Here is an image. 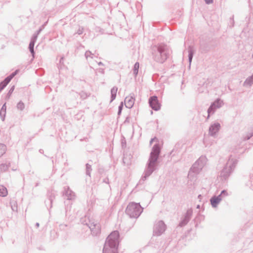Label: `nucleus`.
<instances>
[{"label": "nucleus", "instance_id": "1", "mask_svg": "<svg viewBox=\"0 0 253 253\" xmlns=\"http://www.w3.org/2000/svg\"><path fill=\"white\" fill-rule=\"evenodd\" d=\"M160 153V148L158 144H155L146 165V168L141 180L144 181L156 169L158 160Z\"/></svg>", "mask_w": 253, "mask_h": 253}, {"label": "nucleus", "instance_id": "2", "mask_svg": "<svg viewBox=\"0 0 253 253\" xmlns=\"http://www.w3.org/2000/svg\"><path fill=\"white\" fill-rule=\"evenodd\" d=\"M152 58L158 63H163L170 54V50L167 45L160 43L151 47Z\"/></svg>", "mask_w": 253, "mask_h": 253}, {"label": "nucleus", "instance_id": "3", "mask_svg": "<svg viewBox=\"0 0 253 253\" xmlns=\"http://www.w3.org/2000/svg\"><path fill=\"white\" fill-rule=\"evenodd\" d=\"M207 158L205 156H201L192 165L188 174V184L194 185L196 184L197 176L206 164Z\"/></svg>", "mask_w": 253, "mask_h": 253}, {"label": "nucleus", "instance_id": "4", "mask_svg": "<svg viewBox=\"0 0 253 253\" xmlns=\"http://www.w3.org/2000/svg\"><path fill=\"white\" fill-rule=\"evenodd\" d=\"M207 158L205 156H201L192 165L188 174V184L194 185L196 184L197 176L206 164Z\"/></svg>", "mask_w": 253, "mask_h": 253}, {"label": "nucleus", "instance_id": "5", "mask_svg": "<svg viewBox=\"0 0 253 253\" xmlns=\"http://www.w3.org/2000/svg\"><path fill=\"white\" fill-rule=\"evenodd\" d=\"M119 237L118 231H114L109 235L104 245L103 253H117Z\"/></svg>", "mask_w": 253, "mask_h": 253}, {"label": "nucleus", "instance_id": "6", "mask_svg": "<svg viewBox=\"0 0 253 253\" xmlns=\"http://www.w3.org/2000/svg\"><path fill=\"white\" fill-rule=\"evenodd\" d=\"M237 160L234 158L230 157L226 165L220 172V177L221 180H226L229 176L230 173L234 170Z\"/></svg>", "mask_w": 253, "mask_h": 253}, {"label": "nucleus", "instance_id": "7", "mask_svg": "<svg viewBox=\"0 0 253 253\" xmlns=\"http://www.w3.org/2000/svg\"><path fill=\"white\" fill-rule=\"evenodd\" d=\"M141 212V206L134 203H130L126 209V212L132 217L138 216Z\"/></svg>", "mask_w": 253, "mask_h": 253}, {"label": "nucleus", "instance_id": "8", "mask_svg": "<svg viewBox=\"0 0 253 253\" xmlns=\"http://www.w3.org/2000/svg\"><path fill=\"white\" fill-rule=\"evenodd\" d=\"M224 104L223 101L219 98L216 99L210 105L208 109V113L213 114L215 112L216 110L221 108Z\"/></svg>", "mask_w": 253, "mask_h": 253}, {"label": "nucleus", "instance_id": "9", "mask_svg": "<svg viewBox=\"0 0 253 253\" xmlns=\"http://www.w3.org/2000/svg\"><path fill=\"white\" fill-rule=\"evenodd\" d=\"M221 128L220 124L219 123H214L211 125L209 129V134L215 137Z\"/></svg>", "mask_w": 253, "mask_h": 253}, {"label": "nucleus", "instance_id": "10", "mask_svg": "<svg viewBox=\"0 0 253 253\" xmlns=\"http://www.w3.org/2000/svg\"><path fill=\"white\" fill-rule=\"evenodd\" d=\"M150 106L155 111L160 109V104L159 103L158 97L156 96H152L149 99Z\"/></svg>", "mask_w": 253, "mask_h": 253}, {"label": "nucleus", "instance_id": "11", "mask_svg": "<svg viewBox=\"0 0 253 253\" xmlns=\"http://www.w3.org/2000/svg\"><path fill=\"white\" fill-rule=\"evenodd\" d=\"M135 99L133 96H127L125 99V104L126 108H131L134 103Z\"/></svg>", "mask_w": 253, "mask_h": 253}, {"label": "nucleus", "instance_id": "12", "mask_svg": "<svg viewBox=\"0 0 253 253\" xmlns=\"http://www.w3.org/2000/svg\"><path fill=\"white\" fill-rule=\"evenodd\" d=\"M188 60L189 62V66L190 67V65L193 59V55L195 52V50L193 46L190 45L188 48Z\"/></svg>", "mask_w": 253, "mask_h": 253}, {"label": "nucleus", "instance_id": "13", "mask_svg": "<svg viewBox=\"0 0 253 253\" xmlns=\"http://www.w3.org/2000/svg\"><path fill=\"white\" fill-rule=\"evenodd\" d=\"M253 84V74L252 76L249 77L246 79L245 81L243 84V85L244 86H249L251 87L252 85Z\"/></svg>", "mask_w": 253, "mask_h": 253}, {"label": "nucleus", "instance_id": "14", "mask_svg": "<svg viewBox=\"0 0 253 253\" xmlns=\"http://www.w3.org/2000/svg\"><path fill=\"white\" fill-rule=\"evenodd\" d=\"M10 167V163L6 162L5 163H2L0 165V171L1 172L6 171Z\"/></svg>", "mask_w": 253, "mask_h": 253}, {"label": "nucleus", "instance_id": "15", "mask_svg": "<svg viewBox=\"0 0 253 253\" xmlns=\"http://www.w3.org/2000/svg\"><path fill=\"white\" fill-rule=\"evenodd\" d=\"M17 71L11 73L9 76L7 77L2 82L6 85L10 82L12 78L16 75Z\"/></svg>", "mask_w": 253, "mask_h": 253}, {"label": "nucleus", "instance_id": "16", "mask_svg": "<svg viewBox=\"0 0 253 253\" xmlns=\"http://www.w3.org/2000/svg\"><path fill=\"white\" fill-rule=\"evenodd\" d=\"M17 71L11 73L9 76L7 77L2 82L6 85L10 82L12 78L16 75Z\"/></svg>", "mask_w": 253, "mask_h": 253}, {"label": "nucleus", "instance_id": "17", "mask_svg": "<svg viewBox=\"0 0 253 253\" xmlns=\"http://www.w3.org/2000/svg\"><path fill=\"white\" fill-rule=\"evenodd\" d=\"M221 201V198H220V196L218 197H214L211 199V202L212 205V206L214 207H215L217 204L219 203V202Z\"/></svg>", "mask_w": 253, "mask_h": 253}, {"label": "nucleus", "instance_id": "18", "mask_svg": "<svg viewBox=\"0 0 253 253\" xmlns=\"http://www.w3.org/2000/svg\"><path fill=\"white\" fill-rule=\"evenodd\" d=\"M118 90V88L116 86H114L111 90V101L110 102H112L116 97V94Z\"/></svg>", "mask_w": 253, "mask_h": 253}, {"label": "nucleus", "instance_id": "19", "mask_svg": "<svg viewBox=\"0 0 253 253\" xmlns=\"http://www.w3.org/2000/svg\"><path fill=\"white\" fill-rule=\"evenodd\" d=\"M35 43L33 42H30L29 43V50H30L31 53L32 54L33 58H34V54H35L34 49Z\"/></svg>", "mask_w": 253, "mask_h": 253}, {"label": "nucleus", "instance_id": "20", "mask_svg": "<svg viewBox=\"0 0 253 253\" xmlns=\"http://www.w3.org/2000/svg\"><path fill=\"white\" fill-rule=\"evenodd\" d=\"M6 150V146L3 144L0 143V157L5 153Z\"/></svg>", "mask_w": 253, "mask_h": 253}, {"label": "nucleus", "instance_id": "21", "mask_svg": "<svg viewBox=\"0 0 253 253\" xmlns=\"http://www.w3.org/2000/svg\"><path fill=\"white\" fill-rule=\"evenodd\" d=\"M92 170L91 166L88 164H86V174L90 177V173Z\"/></svg>", "mask_w": 253, "mask_h": 253}, {"label": "nucleus", "instance_id": "22", "mask_svg": "<svg viewBox=\"0 0 253 253\" xmlns=\"http://www.w3.org/2000/svg\"><path fill=\"white\" fill-rule=\"evenodd\" d=\"M16 107L17 109L23 111L25 108V104L22 101H20L17 103Z\"/></svg>", "mask_w": 253, "mask_h": 253}, {"label": "nucleus", "instance_id": "23", "mask_svg": "<svg viewBox=\"0 0 253 253\" xmlns=\"http://www.w3.org/2000/svg\"><path fill=\"white\" fill-rule=\"evenodd\" d=\"M139 67V63L136 62L134 64V67H133V74L135 76H136L138 74Z\"/></svg>", "mask_w": 253, "mask_h": 253}, {"label": "nucleus", "instance_id": "24", "mask_svg": "<svg viewBox=\"0 0 253 253\" xmlns=\"http://www.w3.org/2000/svg\"><path fill=\"white\" fill-rule=\"evenodd\" d=\"M79 95L80 97L83 99H85L89 96V94L84 91H82L80 92Z\"/></svg>", "mask_w": 253, "mask_h": 253}, {"label": "nucleus", "instance_id": "25", "mask_svg": "<svg viewBox=\"0 0 253 253\" xmlns=\"http://www.w3.org/2000/svg\"><path fill=\"white\" fill-rule=\"evenodd\" d=\"M85 56L87 60H88V58H93V57L94 56V54L91 53L90 51H86L85 53Z\"/></svg>", "mask_w": 253, "mask_h": 253}, {"label": "nucleus", "instance_id": "26", "mask_svg": "<svg viewBox=\"0 0 253 253\" xmlns=\"http://www.w3.org/2000/svg\"><path fill=\"white\" fill-rule=\"evenodd\" d=\"M14 89V86H12L11 88L8 91V92L7 93V95H6V98L7 99H8L10 97V96H11V94L12 93L13 90Z\"/></svg>", "mask_w": 253, "mask_h": 253}, {"label": "nucleus", "instance_id": "27", "mask_svg": "<svg viewBox=\"0 0 253 253\" xmlns=\"http://www.w3.org/2000/svg\"><path fill=\"white\" fill-rule=\"evenodd\" d=\"M6 115V111L0 110V116L2 121L4 120Z\"/></svg>", "mask_w": 253, "mask_h": 253}, {"label": "nucleus", "instance_id": "28", "mask_svg": "<svg viewBox=\"0 0 253 253\" xmlns=\"http://www.w3.org/2000/svg\"><path fill=\"white\" fill-rule=\"evenodd\" d=\"M123 102H122L120 104V105H119V108H118V115L119 116H120L122 113V109H123Z\"/></svg>", "mask_w": 253, "mask_h": 253}, {"label": "nucleus", "instance_id": "29", "mask_svg": "<svg viewBox=\"0 0 253 253\" xmlns=\"http://www.w3.org/2000/svg\"><path fill=\"white\" fill-rule=\"evenodd\" d=\"M38 35H37V34H34V35L33 36V37H32L30 42H33L35 43V42L37 41V39L38 38Z\"/></svg>", "mask_w": 253, "mask_h": 253}, {"label": "nucleus", "instance_id": "30", "mask_svg": "<svg viewBox=\"0 0 253 253\" xmlns=\"http://www.w3.org/2000/svg\"><path fill=\"white\" fill-rule=\"evenodd\" d=\"M253 136V133H251L247 135V136H246L244 137V140H248L250 139Z\"/></svg>", "mask_w": 253, "mask_h": 253}, {"label": "nucleus", "instance_id": "31", "mask_svg": "<svg viewBox=\"0 0 253 253\" xmlns=\"http://www.w3.org/2000/svg\"><path fill=\"white\" fill-rule=\"evenodd\" d=\"M7 191H0V196L2 197L6 196L7 195Z\"/></svg>", "mask_w": 253, "mask_h": 253}, {"label": "nucleus", "instance_id": "32", "mask_svg": "<svg viewBox=\"0 0 253 253\" xmlns=\"http://www.w3.org/2000/svg\"><path fill=\"white\" fill-rule=\"evenodd\" d=\"M6 85L4 84L2 82L0 83V92L1 91V90L4 88V87Z\"/></svg>", "mask_w": 253, "mask_h": 253}, {"label": "nucleus", "instance_id": "33", "mask_svg": "<svg viewBox=\"0 0 253 253\" xmlns=\"http://www.w3.org/2000/svg\"><path fill=\"white\" fill-rule=\"evenodd\" d=\"M83 31H84V29H83V28H80L78 29V30L77 32V33L78 35H81V34H83Z\"/></svg>", "mask_w": 253, "mask_h": 253}, {"label": "nucleus", "instance_id": "34", "mask_svg": "<svg viewBox=\"0 0 253 253\" xmlns=\"http://www.w3.org/2000/svg\"><path fill=\"white\" fill-rule=\"evenodd\" d=\"M206 4H209L213 2V0H205Z\"/></svg>", "mask_w": 253, "mask_h": 253}, {"label": "nucleus", "instance_id": "35", "mask_svg": "<svg viewBox=\"0 0 253 253\" xmlns=\"http://www.w3.org/2000/svg\"><path fill=\"white\" fill-rule=\"evenodd\" d=\"M6 103H5L2 106L0 110H3V111H6Z\"/></svg>", "mask_w": 253, "mask_h": 253}, {"label": "nucleus", "instance_id": "36", "mask_svg": "<svg viewBox=\"0 0 253 253\" xmlns=\"http://www.w3.org/2000/svg\"><path fill=\"white\" fill-rule=\"evenodd\" d=\"M42 28H40L39 30H38L36 32V33H35L36 34H37V35H38L42 31Z\"/></svg>", "mask_w": 253, "mask_h": 253}, {"label": "nucleus", "instance_id": "37", "mask_svg": "<svg viewBox=\"0 0 253 253\" xmlns=\"http://www.w3.org/2000/svg\"><path fill=\"white\" fill-rule=\"evenodd\" d=\"M126 159L125 158H124L123 159V162H124V164H126V163L127 165H129L130 163H129V162H126Z\"/></svg>", "mask_w": 253, "mask_h": 253}, {"label": "nucleus", "instance_id": "38", "mask_svg": "<svg viewBox=\"0 0 253 253\" xmlns=\"http://www.w3.org/2000/svg\"><path fill=\"white\" fill-rule=\"evenodd\" d=\"M39 152H40V153L43 154V150L41 149H40Z\"/></svg>", "mask_w": 253, "mask_h": 253}, {"label": "nucleus", "instance_id": "39", "mask_svg": "<svg viewBox=\"0 0 253 253\" xmlns=\"http://www.w3.org/2000/svg\"><path fill=\"white\" fill-rule=\"evenodd\" d=\"M98 65H103V63L101 62H99V63H98Z\"/></svg>", "mask_w": 253, "mask_h": 253}, {"label": "nucleus", "instance_id": "40", "mask_svg": "<svg viewBox=\"0 0 253 253\" xmlns=\"http://www.w3.org/2000/svg\"><path fill=\"white\" fill-rule=\"evenodd\" d=\"M63 58L62 57L60 60V63H62V61H63Z\"/></svg>", "mask_w": 253, "mask_h": 253}, {"label": "nucleus", "instance_id": "41", "mask_svg": "<svg viewBox=\"0 0 253 253\" xmlns=\"http://www.w3.org/2000/svg\"><path fill=\"white\" fill-rule=\"evenodd\" d=\"M154 140V138H152L151 139L150 141V143L151 144L152 143V142L153 141V140Z\"/></svg>", "mask_w": 253, "mask_h": 253}, {"label": "nucleus", "instance_id": "42", "mask_svg": "<svg viewBox=\"0 0 253 253\" xmlns=\"http://www.w3.org/2000/svg\"><path fill=\"white\" fill-rule=\"evenodd\" d=\"M108 179H104V182H105V183H107L108 182Z\"/></svg>", "mask_w": 253, "mask_h": 253}, {"label": "nucleus", "instance_id": "43", "mask_svg": "<svg viewBox=\"0 0 253 253\" xmlns=\"http://www.w3.org/2000/svg\"><path fill=\"white\" fill-rule=\"evenodd\" d=\"M47 22H46L45 23H44V24L42 26V28H44V26L46 24Z\"/></svg>", "mask_w": 253, "mask_h": 253}, {"label": "nucleus", "instance_id": "44", "mask_svg": "<svg viewBox=\"0 0 253 253\" xmlns=\"http://www.w3.org/2000/svg\"><path fill=\"white\" fill-rule=\"evenodd\" d=\"M211 114H209V113H208V117H207V119H209V118H210V115H211Z\"/></svg>", "mask_w": 253, "mask_h": 253}, {"label": "nucleus", "instance_id": "45", "mask_svg": "<svg viewBox=\"0 0 253 253\" xmlns=\"http://www.w3.org/2000/svg\"><path fill=\"white\" fill-rule=\"evenodd\" d=\"M2 190H7V189H6V188H5V187H4V188H3V189H2Z\"/></svg>", "mask_w": 253, "mask_h": 253}, {"label": "nucleus", "instance_id": "46", "mask_svg": "<svg viewBox=\"0 0 253 253\" xmlns=\"http://www.w3.org/2000/svg\"><path fill=\"white\" fill-rule=\"evenodd\" d=\"M101 72L102 73L104 72L103 69H102V71H101Z\"/></svg>", "mask_w": 253, "mask_h": 253}]
</instances>
